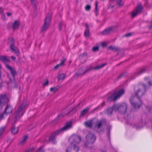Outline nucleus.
I'll return each instance as SVG.
<instances>
[{
	"mask_svg": "<svg viewBox=\"0 0 152 152\" xmlns=\"http://www.w3.org/2000/svg\"><path fill=\"white\" fill-rule=\"evenodd\" d=\"M145 87L144 85H139L134 88L135 95L137 97H133L130 99L131 104H141L143 102L140 99L145 93Z\"/></svg>",
	"mask_w": 152,
	"mask_h": 152,
	"instance_id": "obj_1",
	"label": "nucleus"
},
{
	"mask_svg": "<svg viewBox=\"0 0 152 152\" xmlns=\"http://www.w3.org/2000/svg\"><path fill=\"white\" fill-rule=\"evenodd\" d=\"M73 140L70 145L66 149V152H77L79 148L77 145L81 141L80 137L76 135H73L70 138Z\"/></svg>",
	"mask_w": 152,
	"mask_h": 152,
	"instance_id": "obj_2",
	"label": "nucleus"
},
{
	"mask_svg": "<svg viewBox=\"0 0 152 152\" xmlns=\"http://www.w3.org/2000/svg\"><path fill=\"white\" fill-rule=\"evenodd\" d=\"M124 93V91L123 89H121L118 91H115L107 97V102H110L116 101L119 99Z\"/></svg>",
	"mask_w": 152,
	"mask_h": 152,
	"instance_id": "obj_3",
	"label": "nucleus"
},
{
	"mask_svg": "<svg viewBox=\"0 0 152 152\" xmlns=\"http://www.w3.org/2000/svg\"><path fill=\"white\" fill-rule=\"evenodd\" d=\"M25 105H20L18 107L14 115L15 123L19 120L21 117L23 115L25 111Z\"/></svg>",
	"mask_w": 152,
	"mask_h": 152,
	"instance_id": "obj_4",
	"label": "nucleus"
},
{
	"mask_svg": "<svg viewBox=\"0 0 152 152\" xmlns=\"http://www.w3.org/2000/svg\"><path fill=\"white\" fill-rule=\"evenodd\" d=\"M72 127V123L71 122H69L67 123L65 126L62 128V129L57 131L55 132L54 134H52L50 137L49 140L53 143H55L54 141L55 140L54 137L56 135L58 134V133L61 132L66 131L70 129Z\"/></svg>",
	"mask_w": 152,
	"mask_h": 152,
	"instance_id": "obj_5",
	"label": "nucleus"
},
{
	"mask_svg": "<svg viewBox=\"0 0 152 152\" xmlns=\"http://www.w3.org/2000/svg\"><path fill=\"white\" fill-rule=\"evenodd\" d=\"M51 15L48 14L45 19L44 23L42 26L41 31L42 32H44L46 31L48 28L51 22Z\"/></svg>",
	"mask_w": 152,
	"mask_h": 152,
	"instance_id": "obj_6",
	"label": "nucleus"
},
{
	"mask_svg": "<svg viewBox=\"0 0 152 152\" xmlns=\"http://www.w3.org/2000/svg\"><path fill=\"white\" fill-rule=\"evenodd\" d=\"M9 42L10 43L11 45L10 46V49L12 50L14 53L17 55H19V51L17 48L15 47L13 44L14 40L12 38H10L9 39Z\"/></svg>",
	"mask_w": 152,
	"mask_h": 152,
	"instance_id": "obj_7",
	"label": "nucleus"
},
{
	"mask_svg": "<svg viewBox=\"0 0 152 152\" xmlns=\"http://www.w3.org/2000/svg\"><path fill=\"white\" fill-rule=\"evenodd\" d=\"M142 10V7L141 5L137 6L134 10L132 12V16L134 17L138 14L141 13Z\"/></svg>",
	"mask_w": 152,
	"mask_h": 152,
	"instance_id": "obj_8",
	"label": "nucleus"
},
{
	"mask_svg": "<svg viewBox=\"0 0 152 152\" xmlns=\"http://www.w3.org/2000/svg\"><path fill=\"white\" fill-rule=\"evenodd\" d=\"M87 142L89 143H93L96 140V137L92 134L89 133L86 136V137Z\"/></svg>",
	"mask_w": 152,
	"mask_h": 152,
	"instance_id": "obj_9",
	"label": "nucleus"
},
{
	"mask_svg": "<svg viewBox=\"0 0 152 152\" xmlns=\"http://www.w3.org/2000/svg\"><path fill=\"white\" fill-rule=\"evenodd\" d=\"M9 100L6 94H1L0 96V104H8Z\"/></svg>",
	"mask_w": 152,
	"mask_h": 152,
	"instance_id": "obj_10",
	"label": "nucleus"
},
{
	"mask_svg": "<svg viewBox=\"0 0 152 152\" xmlns=\"http://www.w3.org/2000/svg\"><path fill=\"white\" fill-rule=\"evenodd\" d=\"M92 68L91 67H89L86 70H83L82 69H80L77 71V73H75V76H80L81 75H83L86 72H88L89 71L91 70Z\"/></svg>",
	"mask_w": 152,
	"mask_h": 152,
	"instance_id": "obj_11",
	"label": "nucleus"
},
{
	"mask_svg": "<svg viewBox=\"0 0 152 152\" xmlns=\"http://www.w3.org/2000/svg\"><path fill=\"white\" fill-rule=\"evenodd\" d=\"M113 31L112 28H110L105 29L102 32L103 35H106L110 34Z\"/></svg>",
	"mask_w": 152,
	"mask_h": 152,
	"instance_id": "obj_12",
	"label": "nucleus"
},
{
	"mask_svg": "<svg viewBox=\"0 0 152 152\" xmlns=\"http://www.w3.org/2000/svg\"><path fill=\"white\" fill-rule=\"evenodd\" d=\"M0 61L4 63H7L10 61L8 58L4 56H0Z\"/></svg>",
	"mask_w": 152,
	"mask_h": 152,
	"instance_id": "obj_13",
	"label": "nucleus"
},
{
	"mask_svg": "<svg viewBox=\"0 0 152 152\" xmlns=\"http://www.w3.org/2000/svg\"><path fill=\"white\" fill-rule=\"evenodd\" d=\"M106 65V63H104L103 64L99 65L96 66L95 67L93 68L91 66L90 67H91L92 69H100L103 67L104 66H105Z\"/></svg>",
	"mask_w": 152,
	"mask_h": 152,
	"instance_id": "obj_14",
	"label": "nucleus"
},
{
	"mask_svg": "<svg viewBox=\"0 0 152 152\" xmlns=\"http://www.w3.org/2000/svg\"><path fill=\"white\" fill-rule=\"evenodd\" d=\"M12 111V107L11 105H7L5 108V112L6 113H9Z\"/></svg>",
	"mask_w": 152,
	"mask_h": 152,
	"instance_id": "obj_15",
	"label": "nucleus"
},
{
	"mask_svg": "<svg viewBox=\"0 0 152 152\" xmlns=\"http://www.w3.org/2000/svg\"><path fill=\"white\" fill-rule=\"evenodd\" d=\"M108 49L111 50L114 52L118 51L120 49L118 47L112 45L109 46L108 47Z\"/></svg>",
	"mask_w": 152,
	"mask_h": 152,
	"instance_id": "obj_16",
	"label": "nucleus"
},
{
	"mask_svg": "<svg viewBox=\"0 0 152 152\" xmlns=\"http://www.w3.org/2000/svg\"><path fill=\"white\" fill-rule=\"evenodd\" d=\"M12 26L14 29H17L19 28V23L18 21H15L12 23Z\"/></svg>",
	"mask_w": 152,
	"mask_h": 152,
	"instance_id": "obj_17",
	"label": "nucleus"
},
{
	"mask_svg": "<svg viewBox=\"0 0 152 152\" xmlns=\"http://www.w3.org/2000/svg\"><path fill=\"white\" fill-rule=\"evenodd\" d=\"M86 30L85 31V35L86 37H88L89 34V26L88 24H86Z\"/></svg>",
	"mask_w": 152,
	"mask_h": 152,
	"instance_id": "obj_18",
	"label": "nucleus"
},
{
	"mask_svg": "<svg viewBox=\"0 0 152 152\" xmlns=\"http://www.w3.org/2000/svg\"><path fill=\"white\" fill-rule=\"evenodd\" d=\"M65 75L64 73H61L57 77L58 80H63L65 78Z\"/></svg>",
	"mask_w": 152,
	"mask_h": 152,
	"instance_id": "obj_19",
	"label": "nucleus"
},
{
	"mask_svg": "<svg viewBox=\"0 0 152 152\" xmlns=\"http://www.w3.org/2000/svg\"><path fill=\"white\" fill-rule=\"evenodd\" d=\"M31 5L34 7H36L37 3V0H30Z\"/></svg>",
	"mask_w": 152,
	"mask_h": 152,
	"instance_id": "obj_20",
	"label": "nucleus"
},
{
	"mask_svg": "<svg viewBox=\"0 0 152 152\" xmlns=\"http://www.w3.org/2000/svg\"><path fill=\"white\" fill-rule=\"evenodd\" d=\"M18 130L17 128H15L14 127H12L11 129L12 133L13 134H15L18 131Z\"/></svg>",
	"mask_w": 152,
	"mask_h": 152,
	"instance_id": "obj_21",
	"label": "nucleus"
},
{
	"mask_svg": "<svg viewBox=\"0 0 152 152\" xmlns=\"http://www.w3.org/2000/svg\"><path fill=\"white\" fill-rule=\"evenodd\" d=\"M28 138V136L27 135H26V136H25L23 140L21 141L20 142V143L22 144H23V143H25L26 140H27Z\"/></svg>",
	"mask_w": 152,
	"mask_h": 152,
	"instance_id": "obj_22",
	"label": "nucleus"
},
{
	"mask_svg": "<svg viewBox=\"0 0 152 152\" xmlns=\"http://www.w3.org/2000/svg\"><path fill=\"white\" fill-rule=\"evenodd\" d=\"M145 80L146 81H148V83L149 85L151 86L152 85V78L150 80H149V78L148 77H145Z\"/></svg>",
	"mask_w": 152,
	"mask_h": 152,
	"instance_id": "obj_23",
	"label": "nucleus"
},
{
	"mask_svg": "<svg viewBox=\"0 0 152 152\" xmlns=\"http://www.w3.org/2000/svg\"><path fill=\"white\" fill-rule=\"evenodd\" d=\"M85 125L87 127H91L92 125V124L91 122V121H88L85 123Z\"/></svg>",
	"mask_w": 152,
	"mask_h": 152,
	"instance_id": "obj_24",
	"label": "nucleus"
},
{
	"mask_svg": "<svg viewBox=\"0 0 152 152\" xmlns=\"http://www.w3.org/2000/svg\"><path fill=\"white\" fill-rule=\"evenodd\" d=\"M88 110V108H86L85 109L83 110L81 112V115H84L87 112Z\"/></svg>",
	"mask_w": 152,
	"mask_h": 152,
	"instance_id": "obj_25",
	"label": "nucleus"
},
{
	"mask_svg": "<svg viewBox=\"0 0 152 152\" xmlns=\"http://www.w3.org/2000/svg\"><path fill=\"white\" fill-rule=\"evenodd\" d=\"M66 59L65 58H63L61 59V63L59 64L61 66H62L64 65V62L66 61Z\"/></svg>",
	"mask_w": 152,
	"mask_h": 152,
	"instance_id": "obj_26",
	"label": "nucleus"
},
{
	"mask_svg": "<svg viewBox=\"0 0 152 152\" xmlns=\"http://www.w3.org/2000/svg\"><path fill=\"white\" fill-rule=\"evenodd\" d=\"M113 111V109L112 108H109L106 110V112L108 114H111Z\"/></svg>",
	"mask_w": 152,
	"mask_h": 152,
	"instance_id": "obj_27",
	"label": "nucleus"
},
{
	"mask_svg": "<svg viewBox=\"0 0 152 152\" xmlns=\"http://www.w3.org/2000/svg\"><path fill=\"white\" fill-rule=\"evenodd\" d=\"M146 70V68H143L141 69V70L138 72V75H139L145 72Z\"/></svg>",
	"mask_w": 152,
	"mask_h": 152,
	"instance_id": "obj_28",
	"label": "nucleus"
},
{
	"mask_svg": "<svg viewBox=\"0 0 152 152\" xmlns=\"http://www.w3.org/2000/svg\"><path fill=\"white\" fill-rule=\"evenodd\" d=\"M4 127H1L0 129V138H1L2 136V134L4 132Z\"/></svg>",
	"mask_w": 152,
	"mask_h": 152,
	"instance_id": "obj_29",
	"label": "nucleus"
},
{
	"mask_svg": "<svg viewBox=\"0 0 152 152\" xmlns=\"http://www.w3.org/2000/svg\"><path fill=\"white\" fill-rule=\"evenodd\" d=\"M98 46L94 47L92 48V50L94 52H96L99 50Z\"/></svg>",
	"mask_w": 152,
	"mask_h": 152,
	"instance_id": "obj_30",
	"label": "nucleus"
},
{
	"mask_svg": "<svg viewBox=\"0 0 152 152\" xmlns=\"http://www.w3.org/2000/svg\"><path fill=\"white\" fill-rule=\"evenodd\" d=\"M116 1L119 5L122 6L123 5V3L122 1V0H116Z\"/></svg>",
	"mask_w": 152,
	"mask_h": 152,
	"instance_id": "obj_31",
	"label": "nucleus"
},
{
	"mask_svg": "<svg viewBox=\"0 0 152 152\" xmlns=\"http://www.w3.org/2000/svg\"><path fill=\"white\" fill-rule=\"evenodd\" d=\"M133 107L135 110H137L139 109L140 106V105H132Z\"/></svg>",
	"mask_w": 152,
	"mask_h": 152,
	"instance_id": "obj_32",
	"label": "nucleus"
},
{
	"mask_svg": "<svg viewBox=\"0 0 152 152\" xmlns=\"http://www.w3.org/2000/svg\"><path fill=\"white\" fill-rule=\"evenodd\" d=\"M50 91H53V92H56L57 91V88H51L50 89Z\"/></svg>",
	"mask_w": 152,
	"mask_h": 152,
	"instance_id": "obj_33",
	"label": "nucleus"
},
{
	"mask_svg": "<svg viewBox=\"0 0 152 152\" xmlns=\"http://www.w3.org/2000/svg\"><path fill=\"white\" fill-rule=\"evenodd\" d=\"M10 71L11 72V73L13 77H14V76L15 75V72H16L15 70L13 69H12Z\"/></svg>",
	"mask_w": 152,
	"mask_h": 152,
	"instance_id": "obj_34",
	"label": "nucleus"
},
{
	"mask_svg": "<svg viewBox=\"0 0 152 152\" xmlns=\"http://www.w3.org/2000/svg\"><path fill=\"white\" fill-rule=\"evenodd\" d=\"M91 8V6L89 5H87L85 7V10L86 11H88L90 10Z\"/></svg>",
	"mask_w": 152,
	"mask_h": 152,
	"instance_id": "obj_35",
	"label": "nucleus"
},
{
	"mask_svg": "<svg viewBox=\"0 0 152 152\" xmlns=\"http://www.w3.org/2000/svg\"><path fill=\"white\" fill-rule=\"evenodd\" d=\"M37 152H44L43 147H41Z\"/></svg>",
	"mask_w": 152,
	"mask_h": 152,
	"instance_id": "obj_36",
	"label": "nucleus"
},
{
	"mask_svg": "<svg viewBox=\"0 0 152 152\" xmlns=\"http://www.w3.org/2000/svg\"><path fill=\"white\" fill-rule=\"evenodd\" d=\"M60 66H61V65H60L59 64L57 65H56V66H55L54 67V69H55V70H56V69H58L59 67Z\"/></svg>",
	"mask_w": 152,
	"mask_h": 152,
	"instance_id": "obj_37",
	"label": "nucleus"
},
{
	"mask_svg": "<svg viewBox=\"0 0 152 152\" xmlns=\"http://www.w3.org/2000/svg\"><path fill=\"white\" fill-rule=\"evenodd\" d=\"M34 149L33 148H31L30 149L26 150L25 152H32L33 150Z\"/></svg>",
	"mask_w": 152,
	"mask_h": 152,
	"instance_id": "obj_38",
	"label": "nucleus"
},
{
	"mask_svg": "<svg viewBox=\"0 0 152 152\" xmlns=\"http://www.w3.org/2000/svg\"><path fill=\"white\" fill-rule=\"evenodd\" d=\"M102 124V121H100L99 122L98 125V128H99L101 126Z\"/></svg>",
	"mask_w": 152,
	"mask_h": 152,
	"instance_id": "obj_39",
	"label": "nucleus"
},
{
	"mask_svg": "<svg viewBox=\"0 0 152 152\" xmlns=\"http://www.w3.org/2000/svg\"><path fill=\"white\" fill-rule=\"evenodd\" d=\"M6 67L8 69H9L10 71L12 69V68L11 66L8 65H6Z\"/></svg>",
	"mask_w": 152,
	"mask_h": 152,
	"instance_id": "obj_40",
	"label": "nucleus"
},
{
	"mask_svg": "<svg viewBox=\"0 0 152 152\" xmlns=\"http://www.w3.org/2000/svg\"><path fill=\"white\" fill-rule=\"evenodd\" d=\"M95 10L96 11H97L98 3L97 1H96L95 4Z\"/></svg>",
	"mask_w": 152,
	"mask_h": 152,
	"instance_id": "obj_41",
	"label": "nucleus"
},
{
	"mask_svg": "<svg viewBox=\"0 0 152 152\" xmlns=\"http://www.w3.org/2000/svg\"><path fill=\"white\" fill-rule=\"evenodd\" d=\"M48 80H47L45 82H44L43 83V85L45 86L48 85Z\"/></svg>",
	"mask_w": 152,
	"mask_h": 152,
	"instance_id": "obj_42",
	"label": "nucleus"
},
{
	"mask_svg": "<svg viewBox=\"0 0 152 152\" xmlns=\"http://www.w3.org/2000/svg\"><path fill=\"white\" fill-rule=\"evenodd\" d=\"M102 45L103 47H105L107 46V44L105 42H103L102 43Z\"/></svg>",
	"mask_w": 152,
	"mask_h": 152,
	"instance_id": "obj_43",
	"label": "nucleus"
},
{
	"mask_svg": "<svg viewBox=\"0 0 152 152\" xmlns=\"http://www.w3.org/2000/svg\"><path fill=\"white\" fill-rule=\"evenodd\" d=\"M63 24V23L62 22H60L58 24V26L59 28V30H61V27L62 24Z\"/></svg>",
	"mask_w": 152,
	"mask_h": 152,
	"instance_id": "obj_44",
	"label": "nucleus"
},
{
	"mask_svg": "<svg viewBox=\"0 0 152 152\" xmlns=\"http://www.w3.org/2000/svg\"><path fill=\"white\" fill-rule=\"evenodd\" d=\"M3 9L2 8V7H0V13H3Z\"/></svg>",
	"mask_w": 152,
	"mask_h": 152,
	"instance_id": "obj_45",
	"label": "nucleus"
},
{
	"mask_svg": "<svg viewBox=\"0 0 152 152\" xmlns=\"http://www.w3.org/2000/svg\"><path fill=\"white\" fill-rule=\"evenodd\" d=\"M11 58L14 61H15V58L13 56H11Z\"/></svg>",
	"mask_w": 152,
	"mask_h": 152,
	"instance_id": "obj_46",
	"label": "nucleus"
},
{
	"mask_svg": "<svg viewBox=\"0 0 152 152\" xmlns=\"http://www.w3.org/2000/svg\"><path fill=\"white\" fill-rule=\"evenodd\" d=\"M7 15L8 17L11 16L12 15V14L8 12L7 13Z\"/></svg>",
	"mask_w": 152,
	"mask_h": 152,
	"instance_id": "obj_47",
	"label": "nucleus"
},
{
	"mask_svg": "<svg viewBox=\"0 0 152 152\" xmlns=\"http://www.w3.org/2000/svg\"><path fill=\"white\" fill-rule=\"evenodd\" d=\"M132 33H129L126 35V37H129L132 35Z\"/></svg>",
	"mask_w": 152,
	"mask_h": 152,
	"instance_id": "obj_48",
	"label": "nucleus"
},
{
	"mask_svg": "<svg viewBox=\"0 0 152 152\" xmlns=\"http://www.w3.org/2000/svg\"><path fill=\"white\" fill-rule=\"evenodd\" d=\"M3 115L0 114V120L2 118Z\"/></svg>",
	"mask_w": 152,
	"mask_h": 152,
	"instance_id": "obj_49",
	"label": "nucleus"
},
{
	"mask_svg": "<svg viewBox=\"0 0 152 152\" xmlns=\"http://www.w3.org/2000/svg\"><path fill=\"white\" fill-rule=\"evenodd\" d=\"M121 108H122L123 107V106H122V105H121L119 107Z\"/></svg>",
	"mask_w": 152,
	"mask_h": 152,
	"instance_id": "obj_50",
	"label": "nucleus"
},
{
	"mask_svg": "<svg viewBox=\"0 0 152 152\" xmlns=\"http://www.w3.org/2000/svg\"><path fill=\"white\" fill-rule=\"evenodd\" d=\"M84 103H85L84 102H81V103H80L79 104H84Z\"/></svg>",
	"mask_w": 152,
	"mask_h": 152,
	"instance_id": "obj_51",
	"label": "nucleus"
},
{
	"mask_svg": "<svg viewBox=\"0 0 152 152\" xmlns=\"http://www.w3.org/2000/svg\"><path fill=\"white\" fill-rule=\"evenodd\" d=\"M106 103H105V102H103L102 103V105L104 104H106Z\"/></svg>",
	"mask_w": 152,
	"mask_h": 152,
	"instance_id": "obj_52",
	"label": "nucleus"
},
{
	"mask_svg": "<svg viewBox=\"0 0 152 152\" xmlns=\"http://www.w3.org/2000/svg\"><path fill=\"white\" fill-rule=\"evenodd\" d=\"M110 0L112 2L113 1H115V0Z\"/></svg>",
	"mask_w": 152,
	"mask_h": 152,
	"instance_id": "obj_53",
	"label": "nucleus"
},
{
	"mask_svg": "<svg viewBox=\"0 0 152 152\" xmlns=\"http://www.w3.org/2000/svg\"><path fill=\"white\" fill-rule=\"evenodd\" d=\"M13 83H14L15 85H16V83L15 82V81H14V82H13Z\"/></svg>",
	"mask_w": 152,
	"mask_h": 152,
	"instance_id": "obj_54",
	"label": "nucleus"
},
{
	"mask_svg": "<svg viewBox=\"0 0 152 152\" xmlns=\"http://www.w3.org/2000/svg\"><path fill=\"white\" fill-rule=\"evenodd\" d=\"M113 6H111V7H111V8H113Z\"/></svg>",
	"mask_w": 152,
	"mask_h": 152,
	"instance_id": "obj_55",
	"label": "nucleus"
},
{
	"mask_svg": "<svg viewBox=\"0 0 152 152\" xmlns=\"http://www.w3.org/2000/svg\"><path fill=\"white\" fill-rule=\"evenodd\" d=\"M2 108V106H1V105H0V109H1Z\"/></svg>",
	"mask_w": 152,
	"mask_h": 152,
	"instance_id": "obj_56",
	"label": "nucleus"
},
{
	"mask_svg": "<svg viewBox=\"0 0 152 152\" xmlns=\"http://www.w3.org/2000/svg\"><path fill=\"white\" fill-rule=\"evenodd\" d=\"M24 101L26 102H27V100L26 99V100H25V101Z\"/></svg>",
	"mask_w": 152,
	"mask_h": 152,
	"instance_id": "obj_57",
	"label": "nucleus"
},
{
	"mask_svg": "<svg viewBox=\"0 0 152 152\" xmlns=\"http://www.w3.org/2000/svg\"><path fill=\"white\" fill-rule=\"evenodd\" d=\"M1 65L0 64V68H1Z\"/></svg>",
	"mask_w": 152,
	"mask_h": 152,
	"instance_id": "obj_58",
	"label": "nucleus"
},
{
	"mask_svg": "<svg viewBox=\"0 0 152 152\" xmlns=\"http://www.w3.org/2000/svg\"><path fill=\"white\" fill-rule=\"evenodd\" d=\"M102 1H104L105 0H101Z\"/></svg>",
	"mask_w": 152,
	"mask_h": 152,
	"instance_id": "obj_59",
	"label": "nucleus"
}]
</instances>
